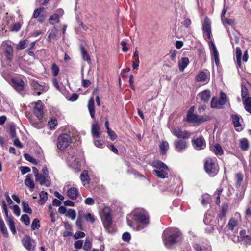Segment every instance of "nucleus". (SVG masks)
Masks as SVG:
<instances>
[{"label":"nucleus","instance_id":"obj_1","mask_svg":"<svg viewBox=\"0 0 251 251\" xmlns=\"http://www.w3.org/2000/svg\"><path fill=\"white\" fill-rule=\"evenodd\" d=\"M133 220L136 224L128 221V225L136 231H140L147 227L150 223L148 213L143 209H137L132 212Z\"/></svg>","mask_w":251,"mask_h":251},{"label":"nucleus","instance_id":"obj_29","mask_svg":"<svg viewBox=\"0 0 251 251\" xmlns=\"http://www.w3.org/2000/svg\"><path fill=\"white\" fill-rule=\"evenodd\" d=\"M189 63V59L187 57H183L178 63V67L180 71L182 72L184 69L187 66Z\"/></svg>","mask_w":251,"mask_h":251},{"label":"nucleus","instance_id":"obj_58","mask_svg":"<svg viewBox=\"0 0 251 251\" xmlns=\"http://www.w3.org/2000/svg\"><path fill=\"white\" fill-rule=\"evenodd\" d=\"M85 236V234L82 231H78L75 233L74 237L75 239H78L80 238H84Z\"/></svg>","mask_w":251,"mask_h":251},{"label":"nucleus","instance_id":"obj_12","mask_svg":"<svg viewBox=\"0 0 251 251\" xmlns=\"http://www.w3.org/2000/svg\"><path fill=\"white\" fill-rule=\"evenodd\" d=\"M34 104L33 112L35 116L41 119L43 115V104L41 100H39L37 102L33 103Z\"/></svg>","mask_w":251,"mask_h":251},{"label":"nucleus","instance_id":"obj_39","mask_svg":"<svg viewBox=\"0 0 251 251\" xmlns=\"http://www.w3.org/2000/svg\"><path fill=\"white\" fill-rule=\"evenodd\" d=\"M9 228L13 234H15L16 230L15 227V223L13 219H10L7 221Z\"/></svg>","mask_w":251,"mask_h":251},{"label":"nucleus","instance_id":"obj_60","mask_svg":"<svg viewBox=\"0 0 251 251\" xmlns=\"http://www.w3.org/2000/svg\"><path fill=\"white\" fill-rule=\"evenodd\" d=\"M222 22L224 25L228 24L229 25H231L233 23V21L231 19H228L226 18H223L221 19Z\"/></svg>","mask_w":251,"mask_h":251},{"label":"nucleus","instance_id":"obj_28","mask_svg":"<svg viewBox=\"0 0 251 251\" xmlns=\"http://www.w3.org/2000/svg\"><path fill=\"white\" fill-rule=\"evenodd\" d=\"M80 177L81 181L83 183V185L90 183V179L87 170L83 171L80 175Z\"/></svg>","mask_w":251,"mask_h":251},{"label":"nucleus","instance_id":"obj_36","mask_svg":"<svg viewBox=\"0 0 251 251\" xmlns=\"http://www.w3.org/2000/svg\"><path fill=\"white\" fill-rule=\"evenodd\" d=\"M39 196L40 199L39 200V203L40 204H44L48 198L47 193L44 191H41L39 193Z\"/></svg>","mask_w":251,"mask_h":251},{"label":"nucleus","instance_id":"obj_32","mask_svg":"<svg viewBox=\"0 0 251 251\" xmlns=\"http://www.w3.org/2000/svg\"><path fill=\"white\" fill-rule=\"evenodd\" d=\"M80 51L83 59L85 61H86L87 62H90V57L86 50L85 49L84 47L82 46H81L80 47Z\"/></svg>","mask_w":251,"mask_h":251},{"label":"nucleus","instance_id":"obj_11","mask_svg":"<svg viewBox=\"0 0 251 251\" xmlns=\"http://www.w3.org/2000/svg\"><path fill=\"white\" fill-rule=\"evenodd\" d=\"M175 149L177 152H182L188 147V143L184 140H176L174 142Z\"/></svg>","mask_w":251,"mask_h":251},{"label":"nucleus","instance_id":"obj_7","mask_svg":"<svg viewBox=\"0 0 251 251\" xmlns=\"http://www.w3.org/2000/svg\"><path fill=\"white\" fill-rule=\"evenodd\" d=\"M170 130L173 135L179 139H186L190 138L191 133L186 130H183L180 127H171Z\"/></svg>","mask_w":251,"mask_h":251},{"label":"nucleus","instance_id":"obj_5","mask_svg":"<svg viewBox=\"0 0 251 251\" xmlns=\"http://www.w3.org/2000/svg\"><path fill=\"white\" fill-rule=\"evenodd\" d=\"M226 95L223 92L220 93V98L213 97L211 102V107L212 108L221 109L227 102Z\"/></svg>","mask_w":251,"mask_h":251},{"label":"nucleus","instance_id":"obj_3","mask_svg":"<svg viewBox=\"0 0 251 251\" xmlns=\"http://www.w3.org/2000/svg\"><path fill=\"white\" fill-rule=\"evenodd\" d=\"M153 166L156 169L154 170V172L157 177L162 179L168 177L169 170L165 163L156 161L153 163Z\"/></svg>","mask_w":251,"mask_h":251},{"label":"nucleus","instance_id":"obj_64","mask_svg":"<svg viewBox=\"0 0 251 251\" xmlns=\"http://www.w3.org/2000/svg\"><path fill=\"white\" fill-rule=\"evenodd\" d=\"M13 143L15 146H17L19 148H22L23 146L21 142L20 141L18 138L17 137L15 138Z\"/></svg>","mask_w":251,"mask_h":251},{"label":"nucleus","instance_id":"obj_49","mask_svg":"<svg viewBox=\"0 0 251 251\" xmlns=\"http://www.w3.org/2000/svg\"><path fill=\"white\" fill-rule=\"evenodd\" d=\"M11 209H12L14 214L17 216H19L21 213V211L19 207L17 205L13 206H10L9 207Z\"/></svg>","mask_w":251,"mask_h":251},{"label":"nucleus","instance_id":"obj_41","mask_svg":"<svg viewBox=\"0 0 251 251\" xmlns=\"http://www.w3.org/2000/svg\"><path fill=\"white\" fill-rule=\"evenodd\" d=\"M2 208L4 211V212L5 213V216H6V221H8V220L10 219H13V217L11 216L8 215V211L7 209L6 204L4 201H2Z\"/></svg>","mask_w":251,"mask_h":251},{"label":"nucleus","instance_id":"obj_56","mask_svg":"<svg viewBox=\"0 0 251 251\" xmlns=\"http://www.w3.org/2000/svg\"><path fill=\"white\" fill-rule=\"evenodd\" d=\"M248 95V91L246 87L242 85V90H241V96L242 99H244L246 97V96Z\"/></svg>","mask_w":251,"mask_h":251},{"label":"nucleus","instance_id":"obj_44","mask_svg":"<svg viewBox=\"0 0 251 251\" xmlns=\"http://www.w3.org/2000/svg\"><path fill=\"white\" fill-rule=\"evenodd\" d=\"M31 229L33 230L38 229L40 228V225L39 220L38 219H35L31 224Z\"/></svg>","mask_w":251,"mask_h":251},{"label":"nucleus","instance_id":"obj_34","mask_svg":"<svg viewBox=\"0 0 251 251\" xmlns=\"http://www.w3.org/2000/svg\"><path fill=\"white\" fill-rule=\"evenodd\" d=\"M240 147L242 150L246 151L249 147V142L247 139L244 138L240 140L239 143Z\"/></svg>","mask_w":251,"mask_h":251},{"label":"nucleus","instance_id":"obj_30","mask_svg":"<svg viewBox=\"0 0 251 251\" xmlns=\"http://www.w3.org/2000/svg\"><path fill=\"white\" fill-rule=\"evenodd\" d=\"M169 144L166 141H162L159 145L161 153L165 154L169 149Z\"/></svg>","mask_w":251,"mask_h":251},{"label":"nucleus","instance_id":"obj_8","mask_svg":"<svg viewBox=\"0 0 251 251\" xmlns=\"http://www.w3.org/2000/svg\"><path fill=\"white\" fill-rule=\"evenodd\" d=\"M210 119V117L208 115L199 116L195 114L187 115V120L188 122L197 124H200Z\"/></svg>","mask_w":251,"mask_h":251},{"label":"nucleus","instance_id":"obj_26","mask_svg":"<svg viewBox=\"0 0 251 251\" xmlns=\"http://www.w3.org/2000/svg\"><path fill=\"white\" fill-rule=\"evenodd\" d=\"M100 126L98 123H94L92 125L91 132L95 138H98L100 136Z\"/></svg>","mask_w":251,"mask_h":251},{"label":"nucleus","instance_id":"obj_33","mask_svg":"<svg viewBox=\"0 0 251 251\" xmlns=\"http://www.w3.org/2000/svg\"><path fill=\"white\" fill-rule=\"evenodd\" d=\"M25 184L26 186L29 187L30 188L33 189L34 188V182L31 179V175H28L26 176V178L25 180Z\"/></svg>","mask_w":251,"mask_h":251},{"label":"nucleus","instance_id":"obj_61","mask_svg":"<svg viewBox=\"0 0 251 251\" xmlns=\"http://www.w3.org/2000/svg\"><path fill=\"white\" fill-rule=\"evenodd\" d=\"M83 243V242L82 240H77L75 242L74 246L75 248L80 249L82 247Z\"/></svg>","mask_w":251,"mask_h":251},{"label":"nucleus","instance_id":"obj_4","mask_svg":"<svg viewBox=\"0 0 251 251\" xmlns=\"http://www.w3.org/2000/svg\"><path fill=\"white\" fill-rule=\"evenodd\" d=\"M204 169L210 176H214L219 172V166L215 162V159L207 158L204 161Z\"/></svg>","mask_w":251,"mask_h":251},{"label":"nucleus","instance_id":"obj_38","mask_svg":"<svg viewBox=\"0 0 251 251\" xmlns=\"http://www.w3.org/2000/svg\"><path fill=\"white\" fill-rule=\"evenodd\" d=\"M22 205L23 208V210L24 212L27 213L29 214L32 213V209L29 207V205L27 202L22 201Z\"/></svg>","mask_w":251,"mask_h":251},{"label":"nucleus","instance_id":"obj_40","mask_svg":"<svg viewBox=\"0 0 251 251\" xmlns=\"http://www.w3.org/2000/svg\"><path fill=\"white\" fill-rule=\"evenodd\" d=\"M28 43V41L27 39L20 41L18 45L17 46V50H23L25 49Z\"/></svg>","mask_w":251,"mask_h":251},{"label":"nucleus","instance_id":"obj_35","mask_svg":"<svg viewBox=\"0 0 251 251\" xmlns=\"http://www.w3.org/2000/svg\"><path fill=\"white\" fill-rule=\"evenodd\" d=\"M212 150L217 155H221L223 153V150L219 144H216L212 147Z\"/></svg>","mask_w":251,"mask_h":251},{"label":"nucleus","instance_id":"obj_53","mask_svg":"<svg viewBox=\"0 0 251 251\" xmlns=\"http://www.w3.org/2000/svg\"><path fill=\"white\" fill-rule=\"evenodd\" d=\"M44 9V8H37L36 10H35L33 15V18H37L38 17L40 16V14L41 12Z\"/></svg>","mask_w":251,"mask_h":251},{"label":"nucleus","instance_id":"obj_59","mask_svg":"<svg viewBox=\"0 0 251 251\" xmlns=\"http://www.w3.org/2000/svg\"><path fill=\"white\" fill-rule=\"evenodd\" d=\"M237 179V183L239 186H240L243 181V176L240 173H238L236 175Z\"/></svg>","mask_w":251,"mask_h":251},{"label":"nucleus","instance_id":"obj_15","mask_svg":"<svg viewBox=\"0 0 251 251\" xmlns=\"http://www.w3.org/2000/svg\"><path fill=\"white\" fill-rule=\"evenodd\" d=\"M64 14V11L62 9H58L56 10V13L50 16L49 18V22L50 24H55L59 21V19Z\"/></svg>","mask_w":251,"mask_h":251},{"label":"nucleus","instance_id":"obj_27","mask_svg":"<svg viewBox=\"0 0 251 251\" xmlns=\"http://www.w3.org/2000/svg\"><path fill=\"white\" fill-rule=\"evenodd\" d=\"M88 108L91 117L92 119H94L95 114V104L94 100L92 98H90L89 100L88 103Z\"/></svg>","mask_w":251,"mask_h":251},{"label":"nucleus","instance_id":"obj_45","mask_svg":"<svg viewBox=\"0 0 251 251\" xmlns=\"http://www.w3.org/2000/svg\"><path fill=\"white\" fill-rule=\"evenodd\" d=\"M82 217H84L86 221L90 222L92 223H94L95 221V218L94 216L90 214H84L82 215Z\"/></svg>","mask_w":251,"mask_h":251},{"label":"nucleus","instance_id":"obj_42","mask_svg":"<svg viewBox=\"0 0 251 251\" xmlns=\"http://www.w3.org/2000/svg\"><path fill=\"white\" fill-rule=\"evenodd\" d=\"M194 248L196 251H211L210 246L201 248L199 245H195Z\"/></svg>","mask_w":251,"mask_h":251},{"label":"nucleus","instance_id":"obj_31","mask_svg":"<svg viewBox=\"0 0 251 251\" xmlns=\"http://www.w3.org/2000/svg\"><path fill=\"white\" fill-rule=\"evenodd\" d=\"M245 105V110L251 114V97H248L246 100H243Z\"/></svg>","mask_w":251,"mask_h":251},{"label":"nucleus","instance_id":"obj_14","mask_svg":"<svg viewBox=\"0 0 251 251\" xmlns=\"http://www.w3.org/2000/svg\"><path fill=\"white\" fill-rule=\"evenodd\" d=\"M202 30L205 33L208 39H211V22L207 17H206L202 24Z\"/></svg>","mask_w":251,"mask_h":251},{"label":"nucleus","instance_id":"obj_62","mask_svg":"<svg viewBox=\"0 0 251 251\" xmlns=\"http://www.w3.org/2000/svg\"><path fill=\"white\" fill-rule=\"evenodd\" d=\"M20 170L23 175L30 172L31 170L29 167L26 166H22L20 168Z\"/></svg>","mask_w":251,"mask_h":251},{"label":"nucleus","instance_id":"obj_20","mask_svg":"<svg viewBox=\"0 0 251 251\" xmlns=\"http://www.w3.org/2000/svg\"><path fill=\"white\" fill-rule=\"evenodd\" d=\"M13 87L18 91H22L24 87V82L21 79H13L12 80Z\"/></svg>","mask_w":251,"mask_h":251},{"label":"nucleus","instance_id":"obj_6","mask_svg":"<svg viewBox=\"0 0 251 251\" xmlns=\"http://www.w3.org/2000/svg\"><path fill=\"white\" fill-rule=\"evenodd\" d=\"M72 141L70 136L67 134H62L57 138V146L58 149L62 150L69 146Z\"/></svg>","mask_w":251,"mask_h":251},{"label":"nucleus","instance_id":"obj_55","mask_svg":"<svg viewBox=\"0 0 251 251\" xmlns=\"http://www.w3.org/2000/svg\"><path fill=\"white\" fill-rule=\"evenodd\" d=\"M131 239V236L129 232H125L122 235V239L125 242H128Z\"/></svg>","mask_w":251,"mask_h":251},{"label":"nucleus","instance_id":"obj_9","mask_svg":"<svg viewBox=\"0 0 251 251\" xmlns=\"http://www.w3.org/2000/svg\"><path fill=\"white\" fill-rule=\"evenodd\" d=\"M104 227L108 229L112 224V220L108 208H105L102 217Z\"/></svg>","mask_w":251,"mask_h":251},{"label":"nucleus","instance_id":"obj_51","mask_svg":"<svg viewBox=\"0 0 251 251\" xmlns=\"http://www.w3.org/2000/svg\"><path fill=\"white\" fill-rule=\"evenodd\" d=\"M92 247V243L89 239H86L83 246V249L88 251H89Z\"/></svg>","mask_w":251,"mask_h":251},{"label":"nucleus","instance_id":"obj_21","mask_svg":"<svg viewBox=\"0 0 251 251\" xmlns=\"http://www.w3.org/2000/svg\"><path fill=\"white\" fill-rule=\"evenodd\" d=\"M209 48L213 55V57L214 58L215 63L217 65L219 63V53L217 50L216 46L212 41H210L209 42Z\"/></svg>","mask_w":251,"mask_h":251},{"label":"nucleus","instance_id":"obj_17","mask_svg":"<svg viewBox=\"0 0 251 251\" xmlns=\"http://www.w3.org/2000/svg\"><path fill=\"white\" fill-rule=\"evenodd\" d=\"M2 46L7 59L11 61L12 60L13 52L12 47L6 42H3L2 43Z\"/></svg>","mask_w":251,"mask_h":251},{"label":"nucleus","instance_id":"obj_10","mask_svg":"<svg viewBox=\"0 0 251 251\" xmlns=\"http://www.w3.org/2000/svg\"><path fill=\"white\" fill-rule=\"evenodd\" d=\"M192 143L194 149L197 150H203L206 147V142L202 137L194 138Z\"/></svg>","mask_w":251,"mask_h":251},{"label":"nucleus","instance_id":"obj_19","mask_svg":"<svg viewBox=\"0 0 251 251\" xmlns=\"http://www.w3.org/2000/svg\"><path fill=\"white\" fill-rule=\"evenodd\" d=\"M68 163L69 166L75 170H79L81 166L79 160L73 156L68 158Z\"/></svg>","mask_w":251,"mask_h":251},{"label":"nucleus","instance_id":"obj_22","mask_svg":"<svg viewBox=\"0 0 251 251\" xmlns=\"http://www.w3.org/2000/svg\"><path fill=\"white\" fill-rule=\"evenodd\" d=\"M231 119L234 126L236 128V130L240 131L242 129L240 123V117L237 114H232L231 115Z\"/></svg>","mask_w":251,"mask_h":251},{"label":"nucleus","instance_id":"obj_46","mask_svg":"<svg viewBox=\"0 0 251 251\" xmlns=\"http://www.w3.org/2000/svg\"><path fill=\"white\" fill-rule=\"evenodd\" d=\"M66 216L70 218L72 220H74L76 217V212L74 210L69 209L67 212Z\"/></svg>","mask_w":251,"mask_h":251},{"label":"nucleus","instance_id":"obj_52","mask_svg":"<svg viewBox=\"0 0 251 251\" xmlns=\"http://www.w3.org/2000/svg\"><path fill=\"white\" fill-rule=\"evenodd\" d=\"M57 124V121L56 119H51L48 122V125L50 129L55 128Z\"/></svg>","mask_w":251,"mask_h":251},{"label":"nucleus","instance_id":"obj_37","mask_svg":"<svg viewBox=\"0 0 251 251\" xmlns=\"http://www.w3.org/2000/svg\"><path fill=\"white\" fill-rule=\"evenodd\" d=\"M235 54L238 66L240 67L241 66L242 51L239 47H237L236 48Z\"/></svg>","mask_w":251,"mask_h":251},{"label":"nucleus","instance_id":"obj_54","mask_svg":"<svg viewBox=\"0 0 251 251\" xmlns=\"http://www.w3.org/2000/svg\"><path fill=\"white\" fill-rule=\"evenodd\" d=\"M82 216H80V214L78 215V217L76 221V225L78 227L79 229H82Z\"/></svg>","mask_w":251,"mask_h":251},{"label":"nucleus","instance_id":"obj_50","mask_svg":"<svg viewBox=\"0 0 251 251\" xmlns=\"http://www.w3.org/2000/svg\"><path fill=\"white\" fill-rule=\"evenodd\" d=\"M21 221L26 225H28L30 223L29 217L26 214H24L21 216Z\"/></svg>","mask_w":251,"mask_h":251},{"label":"nucleus","instance_id":"obj_23","mask_svg":"<svg viewBox=\"0 0 251 251\" xmlns=\"http://www.w3.org/2000/svg\"><path fill=\"white\" fill-rule=\"evenodd\" d=\"M198 96L203 102H207L211 96L210 91L209 90H205L199 93Z\"/></svg>","mask_w":251,"mask_h":251},{"label":"nucleus","instance_id":"obj_43","mask_svg":"<svg viewBox=\"0 0 251 251\" xmlns=\"http://www.w3.org/2000/svg\"><path fill=\"white\" fill-rule=\"evenodd\" d=\"M237 221L233 218H231L229 221V222L228 223V226L230 229L233 230L234 228V227L237 226Z\"/></svg>","mask_w":251,"mask_h":251},{"label":"nucleus","instance_id":"obj_18","mask_svg":"<svg viewBox=\"0 0 251 251\" xmlns=\"http://www.w3.org/2000/svg\"><path fill=\"white\" fill-rule=\"evenodd\" d=\"M31 86L34 90V92L36 93L37 95H40L43 92L46 91L44 86L39 84L37 82L33 80L31 82Z\"/></svg>","mask_w":251,"mask_h":251},{"label":"nucleus","instance_id":"obj_48","mask_svg":"<svg viewBox=\"0 0 251 251\" xmlns=\"http://www.w3.org/2000/svg\"><path fill=\"white\" fill-rule=\"evenodd\" d=\"M24 157L26 160L29 161L33 164H37L36 160L27 153H25L24 154Z\"/></svg>","mask_w":251,"mask_h":251},{"label":"nucleus","instance_id":"obj_25","mask_svg":"<svg viewBox=\"0 0 251 251\" xmlns=\"http://www.w3.org/2000/svg\"><path fill=\"white\" fill-rule=\"evenodd\" d=\"M196 80L198 82L207 83L209 81L208 75L203 71H201L197 75Z\"/></svg>","mask_w":251,"mask_h":251},{"label":"nucleus","instance_id":"obj_57","mask_svg":"<svg viewBox=\"0 0 251 251\" xmlns=\"http://www.w3.org/2000/svg\"><path fill=\"white\" fill-rule=\"evenodd\" d=\"M107 132L112 140H114L117 138V136L114 131L110 129L107 131Z\"/></svg>","mask_w":251,"mask_h":251},{"label":"nucleus","instance_id":"obj_16","mask_svg":"<svg viewBox=\"0 0 251 251\" xmlns=\"http://www.w3.org/2000/svg\"><path fill=\"white\" fill-rule=\"evenodd\" d=\"M37 182H38L40 185L49 186L50 184V179L49 176H46L39 175L35 178Z\"/></svg>","mask_w":251,"mask_h":251},{"label":"nucleus","instance_id":"obj_63","mask_svg":"<svg viewBox=\"0 0 251 251\" xmlns=\"http://www.w3.org/2000/svg\"><path fill=\"white\" fill-rule=\"evenodd\" d=\"M95 201L92 198L88 197L85 200V203L87 205H92L94 204Z\"/></svg>","mask_w":251,"mask_h":251},{"label":"nucleus","instance_id":"obj_24","mask_svg":"<svg viewBox=\"0 0 251 251\" xmlns=\"http://www.w3.org/2000/svg\"><path fill=\"white\" fill-rule=\"evenodd\" d=\"M67 196L71 199L75 200L77 198L79 195L78 190L75 187H72L68 189L67 192Z\"/></svg>","mask_w":251,"mask_h":251},{"label":"nucleus","instance_id":"obj_47","mask_svg":"<svg viewBox=\"0 0 251 251\" xmlns=\"http://www.w3.org/2000/svg\"><path fill=\"white\" fill-rule=\"evenodd\" d=\"M51 69L53 76H56L58 75L59 71V68L58 66L55 63H53L52 65Z\"/></svg>","mask_w":251,"mask_h":251},{"label":"nucleus","instance_id":"obj_13","mask_svg":"<svg viewBox=\"0 0 251 251\" xmlns=\"http://www.w3.org/2000/svg\"><path fill=\"white\" fill-rule=\"evenodd\" d=\"M22 244L24 247L28 250L34 251L35 247L34 241L31 238L26 236L22 239Z\"/></svg>","mask_w":251,"mask_h":251},{"label":"nucleus","instance_id":"obj_2","mask_svg":"<svg viewBox=\"0 0 251 251\" xmlns=\"http://www.w3.org/2000/svg\"><path fill=\"white\" fill-rule=\"evenodd\" d=\"M182 234L177 228H168L164 230L162 233V240L165 246L170 248L174 245L180 242Z\"/></svg>","mask_w":251,"mask_h":251}]
</instances>
